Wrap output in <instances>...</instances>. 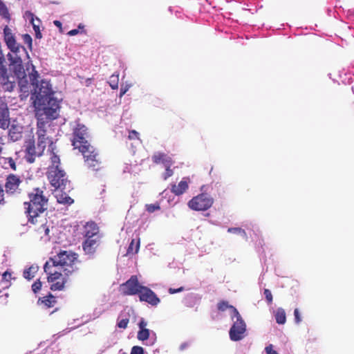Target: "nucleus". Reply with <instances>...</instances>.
<instances>
[{
  "label": "nucleus",
  "mask_w": 354,
  "mask_h": 354,
  "mask_svg": "<svg viewBox=\"0 0 354 354\" xmlns=\"http://www.w3.org/2000/svg\"><path fill=\"white\" fill-rule=\"evenodd\" d=\"M55 147L50 145L48 151H50V165L48 167H61L59 156L57 154V152H55Z\"/></svg>",
  "instance_id": "nucleus-25"
},
{
  "label": "nucleus",
  "mask_w": 354,
  "mask_h": 354,
  "mask_svg": "<svg viewBox=\"0 0 354 354\" xmlns=\"http://www.w3.org/2000/svg\"><path fill=\"white\" fill-rule=\"evenodd\" d=\"M129 322V318L122 319L121 320H120V321L118 322L117 326H118L120 328L125 329V328H127V326H128Z\"/></svg>",
  "instance_id": "nucleus-45"
},
{
  "label": "nucleus",
  "mask_w": 354,
  "mask_h": 354,
  "mask_svg": "<svg viewBox=\"0 0 354 354\" xmlns=\"http://www.w3.org/2000/svg\"><path fill=\"white\" fill-rule=\"evenodd\" d=\"M20 176L15 174H9L5 178L4 192L8 195H15L21 192L20 186L22 183Z\"/></svg>",
  "instance_id": "nucleus-12"
},
{
  "label": "nucleus",
  "mask_w": 354,
  "mask_h": 354,
  "mask_svg": "<svg viewBox=\"0 0 354 354\" xmlns=\"http://www.w3.org/2000/svg\"><path fill=\"white\" fill-rule=\"evenodd\" d=\"M71 142L74 149H77L89 141L88 140L89 134L88 128L82 123H77L73 129Z\"/></svg>",
  "instance_id": "nucleus-9"
},
{
  "label": "nucleus",
  "mask_w": 354,
  "mask_h": 354,
  "mask_svg": "<svg viewBox=\"0 0 354 354\" xmlns=\"http://www.w3.org/2000/svg\"><path fill=\"white\" fill-rule=\"evenodd\" d=\"M77 261V254L71 250H60L56 255L50 257L46 262H50V269L53 267H60L65 275L74 272L77 268L75 266Z\"/></svg>",
  "instance_id": "nucleus-3"
},
{
  "label": "nucleus",
  "mask_w": 354,
  "mask_h": 354,
  "mask_svg": "<svg viewBox=\"0 0 354 354\" xmlns=\"http://www.w3.org/2000/svg\"><path fill=\"white\" fill-rule=\"evenodd\" d=\"M56 304H57L56 298L51 293H49L46 296L39 297L37 301V304L39 306H43L46 308H52Z\"/></svg>",
  "instance_id": "nucleus-23"
},
{
  "label": "nucleus",
  "mask_w": 354,
  "mask_h": 354,
  "mask_svg": "<svg viewBox=\"0 0 354 354\" xmlns=\"http://www.w3.org/2000/svg\"><path fill=\"white\" fill-rule=\"evenodd\" d=\"M23 127L18 124H12L8 130V136L13 141L19 140L22 138Z\"/></svg>",
  "instance_id": "nucleus-22"
},
{
  "label": "nucleus",
  "mask_w": 354,
  "mask_h": 354,
  "mask_svg": "<svg viewBox=\"0 0 354 354\" xmlns=\"http://www.w3.org/2000/svg\"><path fill=\"white\" fill-rule=\"evenodd\" d=\"M234 317L236 318V321L234 322L230 328L229 335L231 340L237 342L245 337L246 324L239 313V315H234L232 317V319Z\"/></svg>",
  "instance_id": "nucleus-10"
},
{
  "label": "nucleus",
  "mask_w": 354,
  "mask_h": 354,
  "mask_svg": "<svg viewBox=\"0 0 354 354\" xmlns=\"http://www.w3.org/2000/svg\"><path fill=\"white\" fill-rule=\"evenodd\" d=\"M138 326L139 330L145 329L147 326V322L143 319H142L138 324Z\"/></svg>",
  "instance_id": "nucleus-54"
},
{
  "label": "nucleus",
  "mask_w": 354,
  "mask_h": 354,
  "mask_svg": "<svg viewBox=\"0 0 354 354\" xmlns=\"http://www.w3.org/2000/svg\"><path fill=\"white\" fill-rule=\"evenodd\" d=\"M189 183L190 180L189 178H183L178 185H171V192L176 196L182 195L188 189Z\"/></svg>",
  "instance_id": "nucleus-20"
},
{
  "label": "nucleus",
  "mask_w": 354,
  "mask_h": 354,
  "mask_svg": "<svg viewBox=\"0 0 354 354\" xmlns=\"http://www.w3.org/2000/svg\"><path fill=\"white\" fill-rule=\"evenodd\" d=\"M5 200H4V189L3 187L0 185V205L4 204Z\"/></svg>",
  "instance_id": "nucleus-53"
},
{
  "label": "nucleus",
  "mask_w": 354,
  "mask_h": 354,
  "mask_svg": "<svg viewBox=\"0 0 354 354\" xmlns=\"http://www.w3.org/2000/svg\"><path fill=\"white\" fill-rule=\"evenodd\" d=\"M99 232V227L97 224L93 222H87L84 226V233L86 237L93 238Z\"/></svg>",
  "instance_id": "nucleus-24"
},
{
  "label": "nucleus",
  "mask_w": 354,
  "mask_h": 354,
  "mask_svg": "<svg viewBox=\"0 0 354 354\" xmlns=\"http://www.w3.org/2000/svg\"><path fill=\"white\" fill-rule=\"evenodd\" d=\"M150 331L149 329H141L138 332L137 337L140 341H145L149 339Z\"/></svg>",
  "instance_id": "nucleus-38"
},
{
  "label": "nucleus",
  "mask_w": 354,
  "mask_h": 354,
  "mask_svg": "<svg viewBox=\"0 0 354 354\" xmlns=\"http://www.w3.org/2000/svg\"><path fill=\"white\" fill-rule=\"evenodd\" d=\"M47 144H48V146L50 145H52V146H53V141L48 136L44 137V136H37V145L39 149H41L44 151Z\"/></svg>",
  "instance_id": "nucleus-30"
},
{
  "label": "nucleus",
  "mask_w": 354,
  "mask_h": 354,
  "mask_svg": "<svg viewBox=\"0 0 354 354\" xmlns=\"http://www.w3.org/2000/svg\"><path fill=\"white\" fill-rule=\"evenodd\" d=\"M295 321L297 324H299L301 322L299 311L298 308H295L294 310Z\"/></svg>",
  "instance_id": "nucleus-49"
},
{
  "label": "nucleus",
  "mask_w": 354,
  "mask_h": 354,
  "mask_svg": "<svg viewBox=\"0 0 354 354\" xmlns=\"http://www.w3.org/2000/svg\"><path fill=\"white\" fill-rule=\"evenodd\" d=\"M187 306L188 307L192 306V305H191V304H187Z\"/></svg>",
  "instance_id": "nucleus-60"
},
{
  "label": "nucleus",
  "mask_w": 354,
  "mask_h": 354,
  "mask_svg": "<svg viewBox=\"0 0 354 354\" xmlns=\"http://www.w3.org/2000/svg\"><path fill=\"white\" fill-rule=\"evenodd\" d=\"M84 28V26L82 24H80L78 25L77 29H73V30L68 31L67 35L69 36H75L80 32L79 29H83Z\"/></svg>",
  "instance_id": "nucleus-47"
},
{
  "label": "nucleus",
  "mask_w": 354,
  "mask_h": 354,
  "mask_svg": "<svg viewBox=\"0 0 354 354\" xmlns=\"http://www.w3.org/2000/svg\"><path fill=\"white\" fill-rule=\"evenodd\" d=\"M0 15L8 21L10 19L8 9L2 0H0Z\"/></svg>",
  "instance_id": "nucleus-36"
},
{
  "label": "nucleus",
  "mask_w": 354,
  "mask_h": 354,
  "mask_svg": "<svg viewBox=\"0 0 354 354\" xmlns=\"http://www.w3.org/2000/svg\"><path fill=\"white\" fill-rule=\"evenodd\" d=\"M7 56L10 62V69L15 75H12V77H14L15 79L17 77H24L26 72L23 65V61L21 57V54L17 53L13 56L12 54L8 53ZM9 76H11V75H9Z\"/></svg>",
  "instance_id": "nucleus-13"
},
{
  "label": "nucleus",
  "mask_w": 354,
  "mask_h": 354,
  "mask_svg": "<svg viewBox=\"0 0 354 354\" xmlns=\"http://www.w3.org/2000/svg\"><path fill=\"white\" fill-rule=\"evenodd\" d=\"M46 176L50 185L55 189L70 188V181L68 180L66 173L62 167H48Z\"/></svg>",
  "instance_id": "nucleus-4"
},
{
  "label": "nucleus",
  "mask_w": 354,
  "mask_h": 354,
  "mask_svg": "<svg viewBox=\"0 0 354 354\" xmlns=\"http://www.w3.org/2000/svg\"><path fill=\"white\" fill-rule=\"evenodd\" d=\"M160 209V207L158 204H147L146 205V209L149 212L152 213L156 210H158Z\"/></svg>",
  "instance_id": "nucleus-43"
},
{
  "label": "nucleus",
  "mask_w": 354,
  "mask_h": 354,
  "mask_svg": "<svg viewBox=\"0 0 354 354\" xmlns=\"http://www.w3.org/2000/svg\"><path fill=\"white\" fill-rule=\"evenodd\" d=\"M37 122V136H47L46 135V124L49 121L53 120V119H50L47 117V115L44 113V111H36L35 113Z\"/></svg>",
  "instance_id": "nucleus-17"
},
{
  "label": "nucleus",
  "mask_w": 354,
  "mask_h": 354,
  "mask_svg": "<svg viewBox=\"0 0 354 354\" xmlns=\"http://www.w3.org/2000/svg\"><path fill=\"white\" fill-rule=\"evenodd\" d=\"M97 241L92 238H87L83 243V249L88 254H93L95 250Z\"/></svg>",
  "instance_id": "nucleus-27"
},
{
  "label": "nucleus",
  "mask_w": 354,
  "mask_h": 354,
  "mask_svg": "<svg viewBox=\"0 0 354 354\" xmlns=\"http://www.w3.org/2000/svg\"><path fill=\"white\" fill-rule=\"evenodd\" d=\"M4 145V140L2 137H0V146L3 149L2 146Z\"/></svg>",
  "instance_id": "nucleus-59"
},
{
  "label": "nucleus",
  "mask_w": 354,
  "mask_h": 354,
  "mask_svg": "<svg viewBox=\"0 0 354 354\" xmlns=\"http://www.w3.org/2000/svg\"><path fill=\"white\" fill-rule=\"evenodd\" d=\"M128 138L129 140H140L139 133L136 130H131L129 132Z\"/></svg>",
  "instance_id": "nucleus-48"
},
{
  "label": "nucleus",
  "mask_w": 354,
  "mask_h": 354,
  "mask_svg": "<svg viewBox=\"0 0 354 354\" xmlns=\"http://www.w3.org/2000/svg\"><path fill=\"white\" fill-rule=\"evenodd\" d=\"M24 42L28 45L30 50L32 48V39L30 35L24 34L22 35Z\"/></svg>",
  "instance_id": "nucleus-41"
},
{
  "label": "nucleus",
  "mask_w": 354,
  "mask_h": 354,
  "mask_svg": "<svg viewBox=\"0 0 354 354\" xmlns=\"http://www.w3.org/2000/svg\"><path fill=\"white\" fill-rule=\"evenodd\" d=\"M3 166L4 169H10L13 171L17 169L15 160L11 157L3 158Z\"/></svg>",
  "instance_id": "nucleus-33"
},
{
  "label": "nucleus",
  "mask_w": 354,
  "mask_h": 354,
  "mask_svg": "<svg viewBox=\"0 0 354 354\" xmlns=\"http://www.w3.org/2000/svg\"><path fill=\"white\" fill-rule=\"evenodd\" d=\"M33 88L32 95H35L34 105L36 111H44L50 119H56L59 116V103L54 97V92L48 81H39V75L35 68L28 75Z\"/></svg>",
  "instance_id": "nucleus-1"
},
{
  "label": "nucleus",
  "mask_w": 354,
  "mask_h": 354,
  "mask_svg": "<svg viewBox=\"0 0 354 354\" xmlns=\"http://www.w3.org/2000/svg\"><path fill=\"white\" fill-rule=\"evenodd\" d=\"M3 40L8 48L13 53L17 54L23 52L28 56L26 48L17 42L15 34L7 25L3 28Z\"/></svg>",
  "instance_id": "nucleus-8"
},
{
  "label": "nucleus",
  "mask_w": 354,
  "mask_h": 354,
  "mask_svg": "<svg viewBox=\"0 0 354 354\" xmlns=\"http://www.w3.org/2000/svg\"><path fill=\"white\" fill-rule=\"evenodd\" d=\"M214 203V198L207 194L202 193L193 197L189 202L188 206L195 211H205L209 209Z\"/></svg>",
  "instance_id": "nucleus-7"
},
{
  "label": "nucleus",
  "mask_w": 354,
  "mask_h": 354,
  "mask_svg": "<svg viewBox=\"0 0 354 354\" xmlns=\"http://www.w3.org/2000/svg\"><path fill=\"white\" fill-rule=\"evenodd\" d=\"M77 149L82 154L83 157L86 156H89L90 154H93V153L97 151V150L88 142L86 145H84Z\"/></svg>",
  "instance_id": "nucleus-28"
},
{
  "label": "nucleus",
  "mask_w": 354,
  "mask_h": 354,
  "mask_svg": "<svg viewBox=\"0 0 354 354\" xmlns=\"http://www.w3.org/2000/svg\"><path fill=\"white\" fill-rule=\"evenodd\" d=\"M86 166L93 170L99 171L102 168V161L98 151L84 157Z\"/></svg>",
  "instance_id": "nucleus-18"
},
{
  "label": "nucleus",
  "mask_w": 354,
  "mask_h": 354,
  "mask_svg": "<svg viewBox=\"0 0 354 354\" xmlns=\"http://www.w3.org/2000/svg\"><path fill=\"white\" fill-rule=\"evenodd\" d=\"M44 153V151L40 149H39L37 145L35 146V140H30L26 146L25 150V158L29 163L35 162L36 158L40 157Z\"/></svg>",
  "instance_id": "nucleus-15"
},
{
  "label": "nucleus",
  "mask_w": 354,
  "mask_h": 354,
  "mask_svg": "<svg viewBox=\"0 0 354 354\" xmlns=\"http://www.w3.org/2000/svg\"><path fill=\"white\" fill-rule=\"evenodd\" d=\"M32 26H33V29H34V30L35 32L36 37L38 38V39L41 38L42 35H41V33L40 32L39 26H37V25H35L33 23H32Z\"/></svg>",
  "instance_id": "nucleus-50"
},
{
  "label": "nucleus",
  "mask_w": 354,
  "mask_h": 354,
  "mask_svg": "<svg viewBox=\"0 0 354 354\" xmlns=\"http://www.w3.org/2000/svg\"><path fill=\"white\" fill-rule=\"evenodd\" d=\"M137 275H132L126 282L120 285L119 291L124 296L138 295L142 288Z\"/></svg>",
  "instance_id": "nucleus-11"
},
{
  "label": "nucleus",
  "mask_w": 354,
  "mask_h": 354,
  "mask_svg": "<svg viewBox=\"0 0 354 354\" xmlns=\"http://www.w3.org/2000/svg\"><path fill=\"white\" fill-rule=\"evenodd\" d=\"M165 171L163 174V178L167 180L168 178L171 177L174 174L173 170L171 169V166L165 165Z\"/></svg>",
  "instance_id": "nucleus-42"
},
{
  "label": "nucleus",
  "mask_w": 354,
  "mask_h": 354,
  "mask_svg": "<svg viewBox=\"0 0 354 354\" xmlns=\"http://www.w3.org/2000/svg\"><path fill=\"white\" fill-rule=\"evenodd\" d=\"M316 340H317V337L315 336L309 337V338L308 339V344H312V343L316 342Z\"/></svg>",
  "instance_id": "nucleus-56"
},
{
  "label": "nucleus",
  "mask_w": 354,
  "mask_h": 354,
  "mask_svg": "<svg viewBox=\"0 0 354 354\" xmlns=\"http://www.w3.org/2000/svg\"><path fill=\"white\" fill-rule=\"evenodd\" d=\"M228 308L232 310V311L233 313V315H239V311L237 310V309L235 307H234L233 306L230 305L227 301L222 300V301H220L219 302H218L217 309L219 311H225Z\"/></svg>",
  "instance_id": "nucleus-29"
},
{
  "label": "nucleus",
  "mask_w": 354,
  "mask_h": 354,
  "mask_svg": "<svg viewBox=\"0 0 354 354\" xmlns=\"http://www.w3.org/2000/svg\"><path fill=\"white\" fill-rule=\"evenodd\" d=\"M140 248V239L136 240L132 239L128 248H127V254H134L138 253Z\"/></svg>",
  "instance_id": "nucleus-31"
},
{
  "label": "nucleus",
  "mask_w": 354,
  "mask_h": 354,
  "mask_svg": "<svg viewBox=\"0 0 354 354\" xmlns=\"http://www.w3.org/2000/svg\"><path fill=\"white\" fill-rule=\"evenodd\" d=\"M183 290H184V287L181 286V287H180L178 288H169V290H168V292L170 294H175V293H178V292H182Z\"/></svg>",
  "instance_id": "nucleus-51"
},
{
  "label": "nucleus",
  "mask_w": 354,
  "mask_h": 354,
  "mask_svg": "<svg viewBox=\"0 0 354 354\" xmlns=\"http://www.w3.org/2000/svg\"><path fill=\"white\" fill-rule=\"evenodd\" d=\"M128 90H129L128 86H125L124 87L122 86L120 88V96L122 97V95H124Z\"/></svg>",
  "instance_id": "nucleus-55"
},
{
  "label": "nucleus",
  "mask_w": 354,
  "mask_h": 354,
  "mask_svg": "<svg viewBox=\"0 0 354 354\" xmlns=\"http://www.w3.org/2000/svg\"><path fill=\"white\" fill-rule=\"evenodd\" d=\"M18 80L19 86H20V89L22 92H28V80L27 79V76L25 74L24 77H17L16 80Z\"/></svg>",
  "instance_id": "nucleus-34"
},
{
  "label": "nucleus",
  "mask_w": 354,
  "mask_h": 354,
  "mask_svg": "<svg viewBox=\"0 0 354 354\" xmlns=\"http://www.w3.org/2000/svg\"><path fill=\"white\" fill-rule=\"evenodd\" d=\"M228 232L238 234L242 236L243 238H247L246 232L244 230L240 227H230L227 230Z\"/></svg>",
  "instance_id": "nucleus-39"
},
{
  "label": "nucleus",
  "mask_w": 354,
  "mask_h": 354,
  "mask_svg": "<svg viewBox=\"0 0 354 354\" xmlns=\"http://www.w3.org/2000/svg\"><path fill=\"white\" fill-rule=\"evenodd\" d=\"M10 124V111L5 99L0 97V128L6 130Z\"/></svg>",
  "instance_id": "nucleus-16"
},
{
  "label": "nucleus",
  "mask_w": 354,
  "mask_h": 354,
  "mask_svg": "<svg viewBox=\"0 0 354 354\" xmlns=\"http://www.w3.org/2000/svg\"><path fill=\"white\" fill-rule=\"evenodd\" d=\"M55 197L57 203L63 205H71L74 203V200L71 198L66 192L62 191L57 192Z\"/></svg>",
  "instance_id": "nucleus-26"
},
{
  "label": "nucleus",
  "mask_w": 354,
  "mask_h": 354,
  "mask_svg": "<svg viewBox=\"0 0 354 354\" xmlns=\"http://www.w3.org/2000/svg\"><path fill=\"white\" fill-rule=\"evenodd\" d=\"M138 295L140 301L148 303L153 306H157L160 302V299L156 294L149 288L145 286H142Z\"/></svg>",
  "instance_id": "nucleus-14"
},
{
  "label": "nucleus",
  "mask_w": 354,
  "mask_h": 354,
  "mask_svg": "<svg viewBox=\"0 0 354 354\" xmlns=\"http://www.w3.org/2000/svg\"><path fill=\"white\" fill-rule=\"evenodd\" d=\"M0 84L6 91H12L15 86V78L9 76L6 67V61L0 47Z\"/></svg>",
  "instance_id": "nucleus-5"
},
{
  "label": "nucleus",
  "mask_w": 354,
  "mask_h": 354,
  "mask_svg": "<svg viewBox=\"0 0 354 354\" xmlns=\"http://www.w3.org/2000/svg\"><path fill=\"white\" fill-rule=\"evenodd\" d=\"M39 224V227H35V231L38 233L40 239L44 241H48L50 239L49 236V227L47 225V220L45 217L40 216L38 218V222L35 224Z\"/></svg>",
  "instance_id": "nucleus-19"
},
{
  "label": "nucleus",
  "mask_w": 354,
  "mask_h": 354,
  "mask_svg": "<svg viewBox=\"0 0 354 354\" xmlns=\"http://www.w3.org/2000/svg\"><path fill=\"white\" fill-rule=\"evenodd\" d=\"M196 297H194V296H190V297H189L187 299V302H188V301H190V302H191V301H194L196 300Z\"/></svg>",
  "instance_id": "nucleus-58"
},
{
  "label": "nucleus",
  "mask_w": 354,
  "mask_h": 354,
  "mask_svg": "<svg viewBox=\"0 0 354 354\" xmlns=\"http://www.w3.org/2000/svg\"><path fill=\"white\" fill-rule=\"evenodd\" d=\"M37 267L32 266L24 271L23 275L26 279L30 280L34 278L35 274L37 272Z\"/></svg>",
  "instance_id": "nucleus-35"
},
{
  "label": "nucleus",
  "mask_w": 354,
  "mask_h": 354,
  "mask_svg": "<svg viewBox=\"0 0 354 354\" xmlns=\"http://www.w3.org/2000/svg\"><path fill=\"white\" fill-rule=\"evenodd\" d=\"M131 354H144V349L139 346H134L131 348Z\"/></svg>",
  "instance_id": "nucleus-46"
},
{
  "label": "nucleus",
  "mask_w": 354,
  "mask_h": 354,
  "mask_svg": "<svg viewBox=\"0 0 354 354\" xmlns=\"http://www.w3.org/2000/svg\"><path fill=\"white\" fill-rule=\"evenodd\" d=\"M109 86L112 89H117L118 88L119 83V74H113L110 76L108 82Z\"/></svg>",
  "instance_id": "nucleus-37"
},
{
  "label": "nucleus",
  "mask_w": 354,
  "mask_h": 354,
  "mask_svg": "<svg viewBox=\"0 0 354 354\" xmlns=\"http://www.w3.org/2000/svg\"><path fill=\"white\" fill-rule=\"evenodd\" d=\"M152 161L155 164L162 163L165 165L171 166L174 164V161L171 157L168 156L165 153L157 152L152 156Z\"/></svg>",
  "instance_id": "nucleus-21"
},
{
  "label": "nucleus",
  "mask_w": 354,
  "mask_h": 354,
  "mask_svg": "<svg viewBox=\"0 0 354 354\" xmlns=\"http://www.w3.org/2000/svg\"><path fill=\"white\" fill-rule=\"evenodd\" d=\"M53 23L57 27L62 28V23L59 21L55 20Z\"/></svg>",
  "instance_id": "nucleus-57"
},
{
  "label": "nucleus",
  "mask_w": 354,
  "mask_h": 354,
  "mask_svg": "<svg viewBox=\"0 0 354 354\" xmlns=\"http://www.w3.org/2000/svg\"><path fill=\"white\" fill-rule=\"evenodd\" d=\"M263 294L266 299L268 304H270L272 303V295L269 289H264Z\"/></svg>",
  "instance_id": "nucleus-44"
},
{
  "label": "nucleus",
  "mask_w": 354,
  "mask_h": 354,
  "mask_svg": "<svg viewBox=\"0 0 354 354\" xmlns=\"http://www.w3.org/2000/svg\"><path fill=\"white\" fill-rule=\"evenodd\" d=\"M46 187H35L28 193L29 201L24 203L28 221L32 224L38 222L41 214L48 209V198L44 194Z\"/></svg>",
  "instance_id": "nucleus-2"
},
{
  "label": "nucleus",
  "mask_w": 354,
  "mask_h": 354,
  "mask_svg": "<svg viewBox=\"0 0 354 354\" xmlns=\"http://www.w3.org/2000/svg\"><path fill=\"white\" fill-rule=\"evenodd\" d=\"M276 322L279 324H284L286 322V315L285 310L281 308H279L274 314Z\"/></svg>",
  "instance_id": "nucleus-32"
},
{
  "label": "nucleus",
  "mask_w": 354,
  "mask_h": 354,
  "mask_svg": "<svg viewBox=\"0 0 354 354\" xmlns=\"http://www.w3.org/2000/svg\"><path fill=\"white\" fill-rule=\"evenodd\" d=\"M10 279H11V273L9 272L8 271H6L2 274V280L8 282V281H10Z\"/></svg>",
  "instance_id": "nucleus-52"
},
{
  "label": "nucleus",
  "mask_w": 354,
  "mask_h": 354,
  "mask_svg": "<svg viewBox=\"0 0 354 354\" xmlns=\"http://www.w3.org/2000/svg\"><path fill=\"white\" fill-rule=\"evenodd\" d=\"M44 270L48 274V281L52 283L50 290L56 291L62 290L64 288L67 281L66 277H63L61 272L50 270V262H46Z\"/></svg>",
  "instance_id": "nucleus-6"
},
{
  "label": "nucleus",
  "mask_w": 354,
  "mask_h": 354,
  "mask_svg": "<svg viewBox=\"0 0 354 354\" xmlns=\"http://www.w3.org/2000/svg\"><path fill=\"white\" fill-rule=\"evenodd\" d=\"M42 287V283L40 279H37L32 285V290L35 294L38 293Z\"/></svg>",
  "instance_id": "nucleus-40"
}]
</instances>
